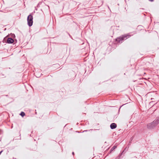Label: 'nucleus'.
<instances>
[{
	"label": "nucleus",
	"mask_w": 159,
	"mask_h": 159,
	"mask_svg": "<svg viewBox=\"0 0 159 159\" xmlns=\"http://www.w3.org/2000/svg\"><path fill=\"white\" fill-rule=\"evenodd\" d=\"M117 148V146H114L110 150V153H111L112 151L115 150Z\"/></svg>",
	"instance_id": "nucleus-7"
},
{
	"label": "nucleus",
	"mask_w": 159,
	"mask_h": 159,
	"mask_svg": "<svg viewBox=\"0 0 159 159\" xmlns=\"http://www.w3.org/2000/svg\"><path fill=\"white\" fill-rule=\"evenodd\" d=\"M124 151H123L119 155V157H120L121 156V155L123 153V152H124Z\"/></svg>",
	"instance_id": "nucleus-10"
},
{
	"label": "nucleus",
	"mask_w": 159,
	"mask_h": 159,
	"mask_svg": "<svg viewBox=\"0 0 159 159\" xmlns=\"http://www.w3.org/2000/svg\"><path fill=\"white\" fill-rule=\"evenodd\" d=\"M157 125L156 124L154 123L153 121L152 122L148 124L147 125V128L149 129H152L155 128Z\"/></svg>",
	"instance_id": "nucleus-3"
},
{
	"label": "nucleus",
	"mask_w": 159,
	"mask_h": 159,
	"mask_svg": "<svg viewBox=\"0 0 159 159\" xmlns=\"http://www.w3.org/2000/svg\"><path fill=\"white\" fill-rule=\"evenodd\" d=\"M72 155H74V152H73L72 153Z\"/></svg>",
	"instance_id": "nucleus-12"
},
{
	"label": "nucleus",
	"mask_w": 159,
	"mask_h": 159,
	"mask_svg": "<svg viewBox=\"0 0 159 159\" xmlns=\"http://www.w3.org/2000/svg\"><path fill=\"white\" fill-rule=\"evenodd\" d=\"M149 1L151 2H152L154 1V0H149Z\"/></svg>",
	"instance_id": "nucleus-11"
},
{
	"label": "nucleus",
	"mask_w": 159,
	"mask_h": 159,
	"mask_svg": "<svg viewBox=\"0 0 159 159\" xmlns=\"http://www.w3.org/2000/svg\"><path fill=\"white\" fill-rule=\"evenodd\" d=\"M20 115L22 116L23 117L24 116H25V114L24 112H21Z\"/></svg>",
	"instance_id": "nucleus-8"
},
{
	"label": "nucleus",
	"mask_w": 159,
	"mask_h": 159,
	"mask_svg": "<svg viewBox=\"0 0 159 159\" xmlns=\"http://www.w3.org/2000/svg\"><path fill=\"white\" fill-rule=\"evenodd\" d=\"M117 125L115 123H112L110 125V127L112 129H115Z\"/></svg>",
	"instance_id": "nucleus-5"
},
{
	"label": "nucleus",
	"mask_w": 159,
	"mask_h": 159,
	"mask_svg": "<svg viewBox=\"0 0 159 159\" xmlns=\"http://www.w3.org/2000/svg\"><path fill=\"white\" fill-rule=\"evenodd\" d=\"M37 149V146L36 145L35 146V147L34 148V149H33V150H34V151H36V150Z\"/></svg>",
	"instance_id": "nucleus-9"
},
{
	"label": "nucleus",
	"mask_w": 159,
	"mask_h": 159,
	"mask_svg": "<svg viewBox=\"0 0 159 159\" xmlns=\"http://www.w3.org/2000/svg\"><path fill=\"white\" fill-rule=\"evenodd\" d=\"M27 23L28 25L30 26H31L33 23V17L31 15L28 16L27 17Z\"/></svg>",
	"instance_id": "nucleus-2"
},
{
	"label": "nucleus",
	"mask_w": 159,
	"mask_h": 159,
	"mask_svg": "<svg viewBox=\"0 0 159 159\" xmlns=\"http://www.w3.org/2000/svg\"><path fill=\"white\" fill-rule=\"evenodd\" d=\"M14 40L11 38H9L7 40V43H11L14 42Z\"/></svg>",
	"instance_id": "nucleus-4"
},
{
	"label": "nucleus",
	"mask_w": 159,
	"mask_h": 159,
	"mask_svg": "<svg viewBox=\"0 0 159 159\" xmlns=\"http://www.w3.org/2000/svg\"><path fill=\"white\" fill-rule=\"evenodd\" d=\"M133 35V34H130V33L124 34L120 36L119 37H117L116 39V41L118 43H121L124 42V40L130 38Z\"/></svg>",
	"instance_id": "nucleus-1"
},
{
	"label": "nucleus",
	"mask_w": 159,
	"mask_h": 159,
	"mask_svg": "<svg viewBox=\"0 0 159 159\" xmlns=\"http://www.w3.org/2000/svg\"><path fill=\"white\" fill-rule=\"evenodd\" d=\"M154 123L156 124L157 126V125L159 124V117L156 118V119L153 121Z\"/></svg>",
	"instance_id": "nucleus-6"
},
{
	"label": "nucleus",
	"mask_w": 159,
	"mask_h": 159,
	"mask_svg": "<svg viewBox=\"0 0 159 159\" xmlns=\"http://www.w3.org/2000/svg\"><path fill=\"white\" fill-rule=\"evenodd\" d=\"M87 131V130H85L84 131Z\"/></svg>",
	"instance_id": "nucleus-13"
}]
</instances>
